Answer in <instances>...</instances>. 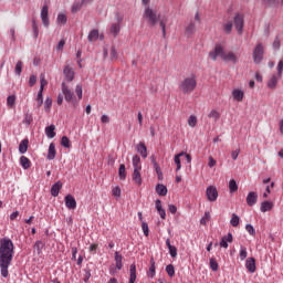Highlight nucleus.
<instances>
[{
    "instance_id": "obj_1",
    "label": "nucleus",
    "mask_w": 283,
    "mask_h": 283,
    "mask_svg": "<svg viewBox=\"0 0 283 283\" xmlns=\"http://www.w3.org/2000/svg\"><path fill=\"white\" fill-rule=\"evenodd\" d=\"M14 259V243L10 238L0 239V273L3 277H8L10 265Z\"/></svg>"
},
{
    "instance_id": "obj_2",
    "label": "nucleus",
    "mask_w": 283,
    "mask_h": 283,
    "mask_svg": "<svg viewBox=\"0 0 283 283\" xmlns=\"http://www.w3.org/2000/svg\"><path fill=\"white\" fill-rule=\"evenodd\" d=\"M61 87H62V94L66 103H71L73 107H77L78 103L83 99V85L77 84L75 86V94L77 97L74 96V92L70 90V87H67V84H65V82L61 84Z\"/></svg>"
},
{
    "instance_id": "obj_3",
    "label": "nucleus",
    "mask_w": 283,
    "mask_h": 283,
    "mask_svg": "<svg viewBox=\"0 0 283 283\" xmlns=\"http://www.w3.org/2000/svg\"><path fill=\"white\" fill-rule=\"evenodd\" d=\"M196 87H198V80L196 78V75L185 77L179 83V90L182 94H191Z\"/></svg>"
},
{
    "instance_id": "obj_4",
    "label": "nucleus",
    "mask_w": 283,
    "mask_h": 283,
    "mask_svg": "<svg viewBox=\"0 0 283 283\" xmlns=\"http://www.w3.org/2000/svg\"><path fill=\"white\" fill-rule=\"evenodd\" d=\"M143 18L148 21L149 25H151V28H154V25H156V23H158V19H159V15L158 13L156 12V10L147 7L145 10H144V14H143Z\"/></svg>"
},
{
    "instance_id": "obj_5",
    "label": "nucleus",
    "mask_w": 283,
    "mask_h": 283,
    "mask_svg": "<svg viewBox=\"0 0 283 283\" xmlns=\"http://www.w3.org/2000/svg\"><path fill=\"white\" fill-rule=\"evenodd\" d=\"M224 54H226L224 45H222L221 43H217L214 45V49L209 52V57L211 59V61H218V57L223 60L224 59Z\"/></svg>"
},
{
    "instance_id": "obj_6",
    "label": "nucleus",
    "mask_w": 283,
    "mask_h": 283,
    "mask_svg": "<svg viewBox=\"0 0 283 283\" xmlns=\"http://www.w3.org/2000/svg\"><path fill=\"white\" fill-rule=\"evenodd\" d=\"M253 62L259 65L261 61H264V45L259 43L255 45L253 53H252Z\"/></svg>"
},
{
    "instance_id": "obj_7",
    "label": "nucleus",
    "mask_w": 283,
    "mask_h": 283,
    "mask_svg": "<svg viewBox=\"0 0 283 283\" xmlns=\"http://www.w3.org/2000/svg\"><path fill=\"white\" fill-rule=\"evenodd\" d=\"M233 24L238 34H242V32H244V14L235 13Z\"/></svg>"
},
{
    "instance_id": "obj_8",
    "label": "nucleus",
    "mask_w": 283,
    "mask_h": 283,
    "mask_svg": "<svg viewBox=\"0 0 283 283\" xmlns=\"http://www.w3.org/2000/svg\"><path fill=\"white\" fill-rule=\"evenodd\" d=\"M206 195L209 202H216V200H218V188H216L214 186H209L206 189Z\"/></svg>"
},
{
    "instance_id": "obj_9",
    "label": "nucleus",
    "mask_w": 283,
    "mask_h": 283,
    "mask_svg": "<svg viewBox=\"0 0 283 283\" xmlns=\"http://www.w3.org/2000/svg\"><path fill=\"white\" fill-rule=\"evenodd\" d=\"M49 7L44 4L41 9V19L44 28H50Z\"/></svg>"
},
{
    "instance_id": "obj_10",
    "label": "nucleus",
    "mask_w": 283,
    "mask_h": 283,
    "mask_svg": "<svg viewBox=\"0 0 283 283\" xmlns=\"http://www.w3.org/2000/svg\"><path fill=\"white\" fill-rule=\"evenodd\" d=\"M226 63H233V65H235V63H238V61H240V56L235 55V53L229 51L228 53H224L223 55V60Z\"/></svg>"
},
{
    "instance_id": "obj_11",
    "label": "nucleus",
    "mask_w": 283,
    "mask_h": 283,
    "mask_svg": "<svg viewBox=\"0 0 283 283\" xmlns=\"http://www.w3.org/2000/svg\"><path fill=\"white\" fill-rule=\"evenodd\" d=\"M66 209L74 210L76 209V199L72 195H66L64 198Z\"/></svg>"
},
{
    "instance_id": "obj_12",
    "label": "nucleus",
    "mask_w": 283,
    "mask_h": 283,
    "mask_svg": "<svg viewBox=\"0 0 283 283\" xmlns=\"http://www.w3.org/2000/svg\"><path fill=\"white\" fill-rule=\"evenodd\" d=\"M63 74L67 83H72V81H74V76H75L74 69H72L70 65L64 66Z\"/></svg>"
},
{
    "instance_id": "obj_13",
    "label": "nucleus",
    "mask_w": 283,
    "mask_h": 283,
    "mask_svg": "<svg viewBox=\"0 0 283 283\" xmlns=\"http://www.w3.org/2000/svg\"><path fill=\"white\" fill-rule=\"evenodd\" d=\"M232 98L237 101V103H242V101H244V91H242V88H233Z\"/></svg>"
},
{
    "instance_id": "obj_14",
    "label": "nucleus",
    "mask_w": 283,
    "mask_h": 283,
    "mask_svg": "<svg viewBox=\"0 0 283 283\" xmlns=\"http://www.w3.org/2000/svg\"><path fill=\"white\" fill-rule=\"evenodd\" d=\"M258 203V192L251 191L247 196V205L248 207H253Z\"/></svg>"
},
{
    "instance_id": "obj_15",
    "label": "nucleus",
    "mask_w": 283,
    "mask_h": 283,
    "mask_svg": "<svg viewBox=\"0 0 283 283\" xmlns=\"http://www.w3.org/2000/svg\"><path fill=\"white\" fill-rule=\"evenodd\" d=\"M155 207L157 210V213H159L160 219L165 220L167 218V212L163 209V201H160V199H157L155 201Z\"/></svg>"
},
{
    "instance_id": "obj_16",
    "label": "nucleus",
    "mask_w": 283,
    "mask_h": 283,
    "mask_svg": "<svg viewBox=\"0 0 283 283\" xmlns=\"http://www.w3.org/2000/svg\"><path fill=\"white\" fill-rule=\"evenodd\" d=\"M166 247L169 251L170 256L178 258V249L175 245H171V239L166 240Z\"/></svg>"
},
{
    "instance_id": "obj_17",
    "label": "nucleus",
    "mask_w": 283,
    "mask_h": 283,
    "mask_svg": "<svg viewBox=\"0 0 283 283\" xmlns=\"http://www.w3.org/2000/svg\"><path fill=\"white\" fill-rule=\"evenodd\" d=\"M245 269L250 272V273H255L256 268H255V259L254 258H248L245 261Z\"/></svg>"
},
{
    "instance_id": "obj_18",
    "label": "nucleus",
    "mask_w": 283,
    "mask_h": 283,
    "mask_svg": "<svg viewBox=\"0 0 283 283\" xmlns=\"http://www.w3.org/2000/svg\"><path fill=\"white\" fill-rule=\"evenodd\" d=\"M61 189H63V184L61 181H56L51 187V196H53V198H56V196H59V193L61 192Z\"/></svg>"
},
{
    "instance_id": "obj_19",
    "label": "nucleus",
    "mask_w": 283,
    "mask_h": 283,
    "mask_svg": "<svg viewBox=\"0 0 283 283\" xmlns=\"http://www.w3.org/2000/svg\"><path fill=\"white\" fill-rule=\"evenodd\" d=\"M280 78L282 77H277V75L273 74L268 81L269 90H275V87H277V82L280 81Z\"/></svg>"
},
{
    "instance_id": "obj_20",
    "label": "nucleus",
    "mask_w": 283,
    "mask_h": 283,
    "mask_svg": "<svg viewBox=\"0 0 283 283\" xmlns=\"http://www.w3.org/2000/svg\"><path fill=\"white\" fill-rule=\"evenodd\" d=\"M46 158L48 160H54L56 158V146L54 143L50 144Z\"/></svg>"
},
{
    "instance_id": "obj_21",
    "label": "nucleus",
    "mask_w": 283,
    "mask_h": 283,
    "mask_svg": "<svg viewBox=\"0 0 283 283\" xmlns=\"http://www.w3.org/2000/svg\"><path fill=\"white\" fill-rule=\"evenodd\" d=\"M133 167H134V171L143 170V164L140 163V157L138 155L133 156Z\"/></svg>"
},
{
    "instance_id": "obj_22",
    "label": "nucleus",
    "mask_w": 283,
    "mask_h": 283,
    "mask_svg": "<svg viewBox=\"0 0 283 283\" xmlns=\"http://www.w3.org/2000/svg\"><path fill=\"white\" fill-rule=\"evenodd\" d=\"M283 6V0H262V4L266 6L268 8H277V6Z\"/></svg>"
},
{
    "instance_id": "obj_23",
    "label": "nucleus",
    "mask_w": 283,
    "mask_h": 283,
    "mask_svg": "<svg viewBox=\"0 0 283 283\" xmlns=\"http://www.w3.org/2000/svg\"><path fill=\"white\" fill-rule=\"evenodd\" d=\"M274 205L272 201H263L261 202L260 211L261 213H266V211H271L273 209Z\"/></svg>"
},
{
    "instance_id": "obj_24",
    "label": "nucleus",
    "mask_w": 283,
    "mask_h": 283,
    "mask_svg": "<svg viewBox=\"0 0 283 283\" xmlns=\"http://www.w3.org/2000/svg\"><path fill=\"white\" fill-rule=\"evenodd\" d=\"M56 126L54 124H51L50 126L45 127L44 132L48 138H54L56 136Z\"/></svg>"
},
{
    "instance_id": "obj_25",
    "label": "nucleus",
    "mask_w": 283,
    "mask_h": 283,
    "mask_svg": "<svg viewBox=\"0 0 283 283\" xmlns=\"http://www.w3.org/2000/svg\"><path fill=\"white\" fill-rule=\"evenodd\" d=\"M137 153L140 154L142 158H147V146H145V143L140 142L136 146Z\"/></svg>"
},
{
    "instance_id": "obj_26",
    "label": "nucleus",
    "mask_w": 283,
    "mask_h": 283,
    "mask_svg": "<svg viewBox=\"0 0 283 283\" xmlns=\"http://www.w3.org/2000/svg\"><path fill=\"white\" fill-rule=\"evenodd\" d=\"M147 276L151 279L156 277V261L154 260V258L150 259V266L147 272Z\"/></svg>"
},
{
    "instance_id": "obj_27",
    "label": "nucleus",
    "mask_w": 283,
    "mask_h": 283,
    "mask_svg": "<svg viewBox=\"0 0 283 283\" xmlns=\"http://www.w3.org/2000/svg\"><path fill=\"white\" fill-rule=\"evenodd\" d=\"M133 181L138 187H140V185H143V176L140 175V170H134V172H133Z\"/></svg>"
},
{
    "instance_id": "obj_28",
    "label": "nucleus",
    "mask_w": 283,
    "mask_h": 283,
    "mask_svg": "<svg viewBox=\"0 0 283 283\" xmlns=\"http://www.w3.org/2000/svg\"><path fill=\"white\" fill-rule=\"evenodd\" d=\"M83 1H74L73 4H72V8H71V12L73 14H76V12H81V10L83 9Z\"/></svg>"
},
{
    "instance_id": "obj_29",
    "label": "nucleus",
    "mask_w": 283,
    "mask_h": 283,
    "mask_svg": "<svg viewBox=\"0 0 283 283\" xmlns=\"http://www.w3.org/2000/svg\"><path fill=\"white\" fill-rule=\"evenodd\" d=\"M34 120V116L32 115V113L27 112L24 113V117H23V124L27 125V127H30V125H32Z\"/></svg>"
},
{
    "instance_id": "obj_30",
    "label": "nucleus",
    "mask_w": 283,
    "mask_h": 283,
    "mask_svg": "<svg viewBox=\"0 0 283 283\" xmlns=\"http://www.w3.org/2000/svg\"><path fill=\"white\" fill-rule=\"evenodd\" d=\"M98 36H99L98 30L93 29V30L88 33L87 40H88L90 43H93V41H98Z\"/></svg>"
},
{
    "instance_id": "obj_31",
    "label": "nucleus",
    "mask_w": 283,
    "mask_h": 283,
    "mask_svg": "<svg viewBox=\"0 0 283 283\" xmlns=\"http://www.w3.org/2000/svg\"><path fill=\"white\" fill-rule=\"evenodd\" d=\"M182 156H185V151H181L177 155H175V165H177L176 171H180V169H182V165L180 164V158H182Z\"/></svg>"
},
{
    "instance_id": "obj_32",
    "label": "nucleus",
    "mask_w": 283,
    "mask_h": 283,
    "mask_svg": "<svg viewBox=\"0 0 283 283\" xmlns=\"http://www.w3.org/2000/svg\"><path fill=\"white\" fill-rule=\"evenodd\" d=\"M156 193L159 196H167V186L158 184L155 188Z\"/></svg>"
},
{
    "instance_id": "obj_33",
    "label": "nucleus",
    "mask_w": 283,
    "mask_h": 283,
    "mask_svg": "<svg viewBox=\"0 0 283 283\" xmlns=\"http://www.w3.org/2000/svg\"><path fill=\"white\" fill-rule=\"evenodd\" d=\"M28 145H30V140L28 138L23 139L20 144H19V151L21 154H25L28 151Z\"/></svg>"
},
{
    "instance_id": "obj_34",
    "label": "nucleus",
    "mask_w": 283,
    "mask_h": 283,
    "mask_svg": "<svg viewBox=\"0 0 283 283\" xmlns=\"http://www.w3.org/2000/svg\"><path fill=\"white\" fill-rule=\"evenodd\" d=\"M196 34V23L190 22L187 27H186V36H191Z\"/></svg>"
},
{
    "instance_id": "obj_35",
    "label": "nucleus",
    "mask_w": 283,
    "mask_h": 283,
    "mask_svg": "<svg viewBox=\"0 0 283 283\" xmlns=\"http://www.w3.org/2000/svg\"><path fill=\"white\" fill-rule=\"evenodd\" d=\"M14 105H17V95H9L7 97V107L13 109Z\"/></svg>"
},
{
    "instance_id": "obj_36",
    "label": "nucleus",
    "mask_w": 283,
    "mask_h": 283,
    "mask_svg": "<svg viewBox=\"0 0 283 283\" xmlns=\"http://www.w3.org/2000/svg\"><path fill=\"white\" fill-rule=\"evenodd\" d=\"M272 48L275 52L280 51V49L282 48V40H281L280 35H276L274 38V41L272 43Z\"/></svg>"
},
{
    "instance_id": "obj_37",
    "label": "nucleus",
    "mask_w": 283,
    "mask_h": 283,
    "mask_svg": "<svg viewBox=\"0 0 283 283\" xmlns=\"http://www.w3.org/2000/svg\"><path fill=\"white\" fill-rule=\"evenodd\" d=\"M129 273H130L129 283H135L136 282V264L134 263L130 264Z\"/></svg>"
},
{
    "instance_id": "obj_38",
    "label": "nucleus",
    "mask_w": 283,
    "mask_h": 283,
    "mask_svg": "<svg viewBox=\"0 0 283 283\" xmlns=\"http://www.w3.org/2000/svg\"><path fill=\"white\" fill-rule=\"evenodd\" d=\"M20 165H21V167L24 168V169H30V167H31V161H30V159H29L28 157L22 156V157H20Z\"/></svg>"
},
{
    "instance_id": "obj_39",
    "label": "nucleus",
    "mask_w": 283,
    "mask_h": 283,
    "mask_svg": "<svg viewBox=\"0 0 283 283\" xmlns=\"http://www.w3.org/2000/svg\"><path fill=\"white\" fill-rule=\"evenodd\" d=\"M111 34L114 36H118V33L120 32V25L118 23H113L109 29Z\"/></svg>"
},
{
    "instance_id": "obj_40",
    "label": "nucleus",
    "mask_w": 283,
    "mask_h": 283,
    "mask_svg": "<svg viewBox=\"0 0 283 283\" xmlns=\"http://www.w3.org/2000/svg\"><path fill=\"white\" fill-rule=\"evenodd\" d=\"M118 176H119L120 180H125V178H127V172H126L125 164H120L119 165Z\"/></svg>"
},
{
    "instance_id": "obj_41",
    "label": "nucleus",
    "mask_w": 283,
    "mask_h": 283,
    "mask_svg": "<svg viewBox=\"0 0 283 283\" xmlns=\"http://www.w3.org/2000/svg\"><path fill=\"white\" fill-rule=\"evenodd\" d=\"M247 255H249V252L247 251V247L241 245L239 251V258L241 262H244V259L247 258Z\"/></svg>"
},
{
    "instance_id": "obj_42",
    "label": "nucleus",
    "mask_w": 283,
    "mask_h": 283,
    "mask_svg": "<svg viewBox=\"0 0 283 283\" xmlns=\"http://www.w3.org/2000/svg\"><path fill=\"white\" fill-rule=\"evenodd\" d=\"M159 25L161 28L163 38L165 39V36H167V19H161Z\"/></svg>"
},
{
    "instance_id": "obj_43",
    "label": "nucleus",
    "mask_w": 283,
    "mask_h": 283,
    "mask_svg": "<svg viewBox=\"0 0 283 283\" xmlns=\"http://www.w3.org/2000/svg\"><path fill=\"white\" fill-rule=\"evenodd\" d=\"M57 25H65V23H67V15L60 13L57 14Z\"/></svg>"
},
{
    "instance_id": "obj_44",
    "label": "nucleus",
    "mask_w": 283,
    "mask_h": 283,
    "mask_svg": "<svg viewBox=\"0 0 283 283\" xmlns=\"http://www.w3.org/2000/svg\"><path fill=\"white\" fill-rule=\"evenodd\" d=\"M229 191L230 193H235V191H238V182H235L234 179L229 181Z\"/></svg>"
},
{
    "instance_id": "obj_45",
    "label": "nucleus",
    "mask_w": 283,
    "mask_h": 283,
    "mask_svg": "<svg viewBox=\"0 0 283 283\" xmlns=\"http://www.w3.org/2000/svg\"><path fill=\"white\" fill-rule=\"evenodd\" d=\"M188 125L189 127H196L198 125V117L196 115H190L188 118Z\"/></svg>"
},
{
    "instance_id": "obj_46",
    "label": "nucleus",
    "mask_w": 283,
    "mask_h": 283,
    "mask_svg": "<svg viewBox=\"0 0 283 283\" xmlns=\"http://www.w3.org/2000/svg\"><path fill=\"white\" fill-rule=\"evenodd\" d=\"M32 30L34 39H39V24L36 23V20H32Z\"/></svg>"
},
{
    "instance_id": "obj_47",
    "label": "nucleus",
    "mask_w": 283,
    "mask_h": 283,
    "mask_svg": "<svg viewBox=\"0 0 283 283\" xmlns=\"http://www.w3.org/2000/svg\"><path fill=\"white\" fill-rule=\"evenodd\" d=\"M166 273L169 275V277H174V275H176V269L172 264H168L166 266Z\"/></svg>"
},
{
    "instance_id": "obj_48",
    "label": "nucleus",
    "mask_w": 283,
    "mask_h": 283,
    "mask_svg": "<svg viewBox=\"0 0 283 283\" xmlns=\"http://www.w3.org/2000/svg\"><path fill=\"white\" fill-rule=\"evenodd\" d=\"M230 224L232 227H238L240 224V217H238V214L233 213L232 218L230 220Z\"/></svg>"
},
{
    "instance_id": "obj_49",
    "label": "nucleus",
    "mask_w": 283,
    "mask_h": 283,
    "mask_svg": "<svg viewBox=\"0 0 283 283\" xmlns=\"http://www.w3.org/2000/svg\"><path fill=\"white\" fill-rule=\"evenodd\" d=\"M14 72L18 76H21V72H23V62H17Z\"/></svg>"
},
{
    "instance_id": "obj_50",
    "label": "nucleus",
    "mask_w": 283,
    "mask_h": 283,
    "mask_svg": "<svg viewBox=\"0 0 283 283\" xmlns=\"http://www.w3.org/2000/svg\"><path fill=\"white\" fill-rule=\"evenodd\" d=\"M209 118H213V120H220V113L216 109H212L209 114H208Z\"/></svg>"
},
{
    "instance_id": "obj_51",
    "label": "nucleus",
    "mask_w": 283,
    "mask_h": 283,
    "mask_svg": "<svg viewBox=\"0 0 283 283\" xmlns=\"http://www.w3.org/2000/svg\"><path fill=\"white\" fill-rule=\"evenodd\" d=\"M233 30V22H228L223 24V31L226 34H230Z\"/></svg>"
},
{
    "instance_id": "obj_52",
    "label": "nucleus",
    "mask_w": 283,
    "mask_h": 283,
    "mask_svg": "<svg viewBox=\"0 0 283 283\" xmlns=\"http://www.w3.org/2000/svg\"><path fill=\"white\" fill-rule=\"evenodd\" d=\"M211 220V213L205 212V216L200 219V224L205 226Z\"/></svg>"
},
{
    "instance_id": "obj_53",
    "label": "nucleus",
    "mask_w": 283,
    "mask_h": 283,
    "mask_svg": "<svg viewBox=\"0 0 283 283\" xmlns=\"http://www.w3.org/2000/svg\"><path fill=\"white\" fill-rule=\"evenodd\" d=\"M61 145H62V147H65V149H70V147H71L70 138H67V136H63L61 138Z\"/></svg>"
},
{
    "instance_id": "obj_54",
    "label": "nucleus",
    "mask_w": 283,
    "mask_h": 283,
    "mask_svg": "<svg viewBox=\"0 0 283 283\" xmlns=\"http://www.w3.org/2000/svg\"><path fill=\"white\" fill-rule=\"evenodd\" d=\"M90 277H92V270L90 268L84 269V282H90Z\"/></svg>"
},
{
    "instance_id": "obj_55",
    "label": "nucleus",
    "mask_w": 283,
    "mask_h": 283,
    "mask_svg": "<svg viewBox=\"0 0 283 283\" xmlns=\"http://www.w3.org/2000/svg\"><path fill=\"white\" fill-rule=\"evenodd\" d=\"M35 101L38 103V107H41V105H43V91L38 92Z\"/></svg>"
},
{
    "instance_id": "obj_56",
    "label": "nucleus",
    "mask_w": 283,
    "mask_h": 283,
    "mask_svg": "<svg viewBox=\"0 0 283 283\" xmlns=\"http://www.w3.org/2000/svg\"><path fill=\"white\" fill-rule=\"evenodd\" d=\"M142 229H143V233L144 235L149 237V224H147V222L143 221L142 222Z\"/></svg>"
},
{
    "instance_id": "obj_57",
    "label": "nucleus",
    "mask_w": 283,
    "mask_h": 283,
    "mask_svg": "<svg viewBox=\"0 0 283 283\" xmlns=\"http://www.w3.org/2000/svg\"><path fill=\"white\" fill-rule=\"evenodd\" d=\"M45 85H48V80H45V75H41L40 77V91L43 92L45 88Z\"/></svg>"
},
{
    "instance_id": "obj_58",
    "label": "nucleus",
    "mask_w": 283,
    "mask_h": 283,
    "mask_svg": "<svg viewBox=\"0 0 283 283\" xmlns=\"http://www.w3.org/2000/svg\"><path fill=\"white\" fill-rule=\"evenodd\" d=\"M210 269H211V271H218L219 265H218V261L216 259H210Z\"/></svg>"
},
{
    "instance_id": "obj_59",
    "label": "nucleus",
    "mask_w": 283,
    "mask_h": 283,
    "mask_svg": "<svg viewBox=\"0 0 283 283\" xmlns=\"http://www.w3.org/2000/svg\"><path fill=\"white\" fill-rule=\"evenodd\" d=\"M279 78H282L283 73V61L281 60L276 66Z\"/></svg>"
},
{
    "instance_id": "obj_60",
    "label": "nucleus",
    "mask_w": 283,
    "mask_h": 283,
    "mask_svg": "<svg viewBox=\"0 0 283 283\" xmlns=\"http://www.w3.org/2000/svg\"><path fill=\"white\" fill-rule=\"evenodd\" d=\"M112 193L115 198H120V187L116 186L115 188H113Z\"/></svg>"
},
{
    "instance_id": "obj_61",
    "label": "nucleus",
    "mask_w": 283,
    "mask_h": 283,
    "mask_svg": "<svg viewBox=\"0 0 283 283\" xmlns=\"http://www.w3.org/2000/svg\"><path fill=\"white\" fill-rule=\"evenodd\" d=\"M245 231H248V233H250L251 235H255V228H253L251 223H248L245 226Z\"/></svg>"
},
{
    "instance_id": "obj_62",
    "label": "nucleus",
    "mask_w": 283,
    "mask_h": 283,
    "mask_svg": "<svg viewBox=\"0 0 283 283\" xmlns=\"http://www.w3.org/2000/svg\"><path fill=\"white\" fill-rule=\"evenodd\" d=\"M43 247H44L43 241H36L34 243V249L38 250V253H41V251L43 250Z\"/></svg>"
},
{
    "instance_id": "obj_63",
    "label": "nucleus",
    "mask_w": 283,
    "mask_h": 283,
    "mask_svg": "<svg viewBox=\"0 0 283 283\" xmlns=\"http://www.w3.org/2000/svg\"><path fill=\"white\" fill-rule=\"evenodd\" d=\"M222 240H224V242H233V234L231 232H229L227 235L222 237Z\"/></svg>"
},
{
    "instance_id": "obj_64",
    "label": "nucleus",
    "mask_w": 283,
    "mask_h": 283,
    "mask_svg": "<svg viewBox=\"0 0 283 283\" xmlns=\"http://www.w3.org/2000/svg\"><path fill=\"white\" fill-rule=\"evenodd\" d=\"M63 48H65V40H61L57 43V46H56L57 52H63Z\"/></svg>"
}]
</instances>
